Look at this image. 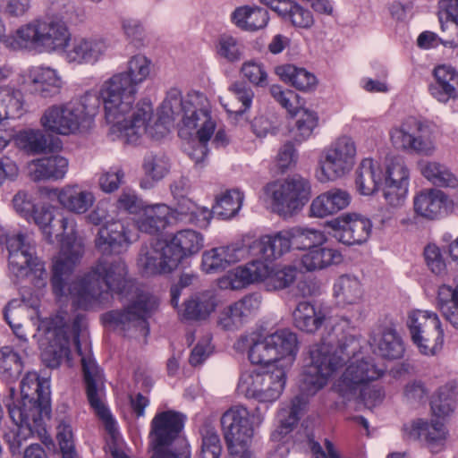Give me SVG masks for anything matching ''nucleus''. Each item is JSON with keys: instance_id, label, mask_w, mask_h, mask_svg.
Here are the masks:
<instances>
[{"instance_id": "obj_1", "label": "nucleus", "mask_w": 458, "mask_h": 458, "mask_svg": "<svg viewBox=\"0 0 458 458\" xmlns=\"http://www.w3.org/2000/svg\"><path fill=\"white\" fill-rule=\"evenodd\" d=\"M38 327L45 331L40 342L42 361L52 369L57 368L64 358L68 357L70 336H72L74 346L81 357L88 400L98 416L106 422V428L112 431L114 421L102 400L105 392L104 377L92 357L85 316L77 315L71 325L68 314L60 311L54 317L42 320Z\"/></svg>"}, {"instance_id": "obj_2", "label": "nucleus", "mask_w": 458, "mask_h": 458, "mask_svg": "<svg viewBox=\"0 0 458 458\" xmlns=\"http://www.w3.org/2000/svg\"><path fill=\"white\" fill-rule=\"evenodd\" d=\"M127 276V266L121 258H100L83 276L69 283L70 276L65 293L55 298L70 296L72 305L84 310L102 309L110 301L111 293L127 296L131 292L133 282Z\"/></svg>"}, {"instance_id": "obj_3", "label": "nucleus", "mask_w": 458, "mask_h": 458, "mask_svg": "<svg viewBox=\"0 0 458 458\" xmlns=\"http://www.w3.org/2000/svg\"><path fill=\"white\" fill-rule=\"evenodd\" d=\"M55 212V207L43 206L35 209L30 220L39 227L47 242L54 243V238L61 237L60 250L52 259L50 285L55 296H62L66 291V280L84 255V243L77 235L74 219L64 215L56 218Z\"/></svg>"}, {"instance_id": "obj_4", "label": "nucleus", "mask_w": 458, "mask_h": 458, "mask_svg": "<svg viewBox=\"0 0 458 458\" xmlns=\"http://www.w3.org/2000/svg\"><path fill=\"white\" fill-rule=\"evenodd\" d=\"M152 69L151 60L138 54L128 60L125 71L114 73L100 84L98 92L110 132L119 131L127 122L135 107L139 86L149 78Z\"/></svg>"}, {"instance_id": "obj_5", "label": "nucleus", "mask_w": 458, "mask_h": 458, "mask_svg": "<svg viewBox=\"0 0 458 458\" xmlns=\"http://www.w3.org/2000/svg\"><path fill=\"white\" fill-rule=\"evenodd\" d=\"M204 247V236L193 229L179 230L172 235L141 247L137 265L145 276L171 273L186 259Z\"/></svg>"}, {"instance_id": "obj_6", "label": "nucleus", "mask_w": 458, "mask_h": 458, "mask_svg": "<svg viewBox=\"0 0 458 458\" xmlns=\"http://www.w3.org/2000/svg\"><path fill=\"white\" fill-rule=\"evenodd\" d=\"M186 99H182L180 90L172 89L166 95L160 107L158 120L152 123L154 108L150 101L142 100L135 105L129 114L127 122L121 124L119 131H112L114 139H119L125 143L134 144L143 135L154 140H159L167 134L168 123L179 116L186 114Z\"/></svg>"}, {"instance_id": "obj_7", "label": "nucleus", "mask_w": 458, "mask_h": 458, "mask_svg": "<svg viewBox=\"0 0 458 458\" xmlns=\"http://www.w3.org/2000/svg\"><path fill=\"white\" fill-rule=\"evenodd\" d=\"M343 361L344 357L334 355L327 344L310 346L309 362L299 383L301 394L292 400L289 409H282L279 412L280 434H287L292 430L307 404V398L315 395L327 384L329 377Z\"/></svg>"}, {"instance_id": "obj_8", "label": "nucleus", "mask_w": 458, "mask_h": 458, "mask_svg": "<svg viewBox=\"0 0 458 458\" xmlns=\"http://www.w3.org/2000/svg\"><path fill=\"white\" fill-rule=\"evenodd\" d=\"M101 104L98 91H87L77 99L47 107L42 113L39 123L50 134L76 135L90 128Z\"/></svg>"}, {"instance_id": "obj_9", "label": "nucleus", "mask_w": 458, "mask_h": 458, "mask_svg": "<svg viewBox=\"0 0 458 458\" xmlns=\"http://www.w3.org/2000/svg\"><path fill=\"white\" fill-rule=\"evenodd\" d=\"M321 344L330 346V352L334 355L344 357L343 363L332 374L342 368L344 364L349 362L344 372L334 385L335 391L344 401L354 400L360 387L380 378L385 372V369L377 367L370 358L356 359V355L360 349V344L352 335L346 336L336 347L325 340L314 345Z\"/></svg>"}, {"instance_id": "obj_10", "label": "nucleus", "mask_w": 458, "mask_h": 458, "mask_svg": "<svg viewBox=\"0 0 458 458\" xmlns=\"http://www.w3.org/2000/svg\"><path fill=\"white\" fill-rule=\"evenodd\" d=\"M70 40L66 23L58 17L48 16L21 26L5 43L14 49L53 53L64 50Z\"/></svg>"}, {"instance_id": "obj_11", "label": "nucleus", "mask_w": 458, "mask_h": 458, "mask_svg": "<svg viewBox=\"0 0 458 458\" xmlns=\"http://www.w3.org/2000/svg\"><path fill=\"white\" fill-rule=\"evenodd\" d=\"M9 269L18 278H29L38 289L47 284L45 263L36 254V244L29 233H15L6 236Z\"/></svg>"}, {"instance_id": "obj_12", "label": "nucleus", "mask_w": 458, "mask_h": 458, "mask_svg": "<svg viewBox=\"0 0 458 458\" xmlns=\"http://www.w3.org/2000/svg\"><path fill=\"white\" fill-rule=\"evenodd\" d=\"M263 192L271 200L276 212L287 216L298 213L308 203L311 196V186L307 179L293 175L267 183Z\"/></svg>"}, {"instance_id": "obj_13", "label": "nucleus", "mask_w": 458, "mask_h": 458, "mask_svg": "<svg viewBox=\"0 0 458 458\" xmlns=\"http://www.w3.org/2000/svg\"><path fill=\"white\" fill-rule=\"evenodd\" d=\"M406 325L411 340L424 355H435L443 347L444 330L437 313L430 310H411Z\"/></svg>"}, {"instance_id": "obj_14", "label": "nucleus", "mask_w": 458, "mask_h": 458, "mask_svg": "<svg viewBox=\"0 0 458 458\" xmlns=\"http://www.w3.org/2000/svg\"><path fill=\"white\" fill-rule=\"evenodd\" d=\"M224 437L232 458H249L248 445L253 436L250 411L242 405H234L221 417Z\"/></svg>"}, {"instance_id": "obj_15", "label": "nucleus", "mask_w": 458, "mask_h": 458, "mask_svg": "<svg viewBox=\"0 0 458 458\" xmlns=\"http://www.w3.org/2000/svg\"><path fill=\"white\" fill-rule=\"evenodd\" d=\"M390 140L394 148L419 155L431 156L436 150L432 127L412 116L390 131Z\"/></svg>"}, {"instance_id": "obj_16", "label": "nucleus", "mask_w": 458, "mask_h": 458, "mask_svg": "<svg viewBox=\"0 0 458 458\" xmlns=\"http://www.w3.org/2000/svg\"><path fill=\"white\" fill-rule=\"evenodd\" d=\"M285 377V369L278 366L263 372L245 371L241 375L238 390L248 398L271 403L282 394Z\"/></svg>"}, {"instance_id": "obj_17", "label": "nucleus", "mask_w": 458, "mask_h": 458, "mask_svg": "<svg viewBox=\"0 0 458 458\" xmlns=\"http://www.w3.org/2000/svg\"><path fill=\"white\" fill-rule=\"evenodd\" d=\"M157 305L156 297L148 293H137L124 310L107 312L104 315V320L123 331L133 328L146 337L149 332L148 318Z\"/></svg>"}, {"instance_id": "obj_18", "label": "nucleus", "mask_w": 458, "mask_h": 458, "mask_svg": "<svg viewBox=\"0 0 458 458\" xmlns=\"http://www.w3.org/2000/svg\"><path fill=\"white\" fill-rule=\"evenodd\" d=\"M356 155L353 139L346 135L338 137L322 153L320 181H335L349 174L355 165Z\"/></svg>"}, {"instance_id": "obj_19", "label": "nucleus", "mask_w": 458, "mask_h": 458, "mask_svg": "<svg viewBox=\"0 0 458 458\" xmlns=\"http://www.w3.org/2000/svg\"><path fill=\"white\" fill-rule=\"evenodd\" d=\"M186 114L182 117V127L179 134L182 137L197 135L199 140L208 142L216 130V121L211 116L210 104L208 98L199 92L188 96Z\"/></svg>"}, {"instance_id": "obj_20", "label": "nucleus", "mask_w": 458, "mask_h": 458, "mask_svg": "<svg viewBox=\"0 0 458 458\" xmlns=\"http://www.w3.org/2000/svg\"><path fill=\"white\" fill-rule=\"evenodd\" d=\"M111 41L102 36L75 38L64 50L69 64L93 65L106 56L111 48Z\"/></svg>"}, {"instance_id": "obj_21", "label": "nucleus", "mask_w": 458, "mask_h": 458, "mask_svg": "<svg viewBox=\"0 0 458 458\" xmlns=\"http://www.w3.org/2000/svg\"><path fill=\"white\" fill-rule=\"evenodd\" d=\"M6 407L11 420L17 427L15 431L7 436L10 450L13 454H15L20 453L23 443L38 431L43 417L46 415L37 409L29 411L24 408L12 407L9 401L6 403Z\"/></svg>"}, {"instance_id": "obj_22", "label": "nucleus", "mask_w": 458, "mask_h": 458, "mask_svg": "<svg viewBox=\"0 0 458 458\" xmlns=\"http://www.w3.org/2000/svg\"><path fill=\"white\" fill-rule=\"evenodd\" d=\"M138 239L136 232L123 221H113L99 228L95 245L103 255L120 254Z\"/></svg>"}, {"instance_id": "obj_23", "label": "nucleus", "mask_w": 458, "mask_h": 458, "mask_svg": "<svg viewBox=\"0 0 458 458\" xmlns=\"http://www.w3.org/2000/svg\"><path fill=\"white\" fill-rule=\"evenodd\" d=\"M21 400L9 402L12 407L30 411L32 409L48 415L50 411V391L48 383L41 380L36 372H28L21 382Z\"/></svg>"}, {"instance_id": "obj_24", "label": "nucleus", "mask_w": 458, "mask_h": 458, "mask_svg": "<svg viewBox=\"0 0 458 458\" xmlns=\"http://www.w3.org/2000/svg\"><path fill=\"white\" fill-rule=\"evenodd\" d=\"M335 237L346 245L365 242L371 233V221L359 214H344L331 222Z\"/></svg>"}, {"instance_id": "obj_25", "label": "nucleus", "mask_w": 458, "mask_h": 458, "mask_svg": "<svg viewBox=\"0 0 458 458\" xmlns=\"http://www.w3.org/2000/svg\"><path fill=\"white\" fill-rule=\"evenodd\" d=\"M184 424V416L174 411H161L151 421L150 445H171Z\"/></svg>"}, {"instance_id": "obj_26", "label": "nucleus", "mask_w": 458, "mask_h": 458, "mask_svg": "<svg viewBox=\"0 0 458 458\" xmlns=\"http://www.w3.org/2000/svg\"><path fill=\"white\" fill-rule=\"evenodd\" d=\"M248 254L242 243H233L215 247L202 253V270L207 274H216L243 259Z\"/></svg>"}, {"instance_id": "obj_27", "label": "nucleus", "mask_w": 458, "mask_h": 458, "mask_svg": "<svg viewBox=\"0 0 458 458\" xmlns=\"http://www.w3.org/2000/svg\"><path fill=\"white\" fill-rule=\"evenodd\" d=\"M49 193L56 197L58 203L67 211L83 215L87 213L96 201L92 191L79 183H68L61 188H53Z\"/></svg>"}, {"instance_id": "obj_28", "label": "nucleus", "mask_w": 458, "mask_h": 458, "mask_svg": "<svg viewBox=\"0 0 458 458\" xmlns=\"http://www.w3.org/2000/svg\"><path fill=\"white\" fill-rule=\"evenodd\" d=\"M38 307V300L30 301L23 297L21 300L11 301L4 310V318L19 340L18 347L25 355H28L29 344L26 335L21 332L22 323L37 314Z\"/></svg>"}, {"instance_id": "obj_29", "label": "nucleus", "mask_w": 458, "mask_h": 458, "mask_svg": "<svg viewBox=\"0 0 458 458\" xmlns=\"http://www.w3.org/2000/svg\"><path fill=\"white\" fill-rule=\"evenodd\" d=\"M29 90L43 98H51L60 93L63 81L55 69L32 67L28 73Z\"/></svg>"}, {"instance_id": "obj_30", "label": "nucleus", "mask_w": 458, "mask_h": 458, "mask_svg": "<svg viewBox=\"0 0 458 458\" xmlns=\"http://www.w3.org/2000/svg\"><path fill=\"white\" fill-rule=\"evenodd\" d=\"M69 168V161L61 155H51L35 159L29 164V174L37 181L63 180Z\"/></svg>"}, {"instance_id": "obj_31", "label": "nucleus", "mask_w": 458, "mask_h": 458, "mask_svg": "<svg viewBox=\"0 0 458 458\" xmlns=\"http://www.w3.org/2000/svg\"><path fill=\"white\" fill-rule=\"evenodd\" d=\"M408 437L413 440H423L432 453H438L445 445L447 432L444 424L438 420L428 423L422 420L414 421L411 427H405Z\"/></svg>"}, {"instance_id": "obj_32", "label": "nucleus", "mask_w": 458, "mask_h": 458, "mask_svg": "<svg viewBox=\"0 0 458 458\" xmlns=\"http://www.w3.org/2000/svg\"><path fill=\"white\" fill-rule=\"evenodd\" d=\"M270 347L274 350V357L279 368L289 367L294 361L298 352L296 334L283 328L266 335Z\"/></svg>"}, {"instance_id": "obj_33", "label": "nucleus", "mask_w": 458, "mask_h": 458, "mask_svg": "<svg viewBox=\"0 0 458 458\" xmlns=\"http://www.w3.org/2000/svg\"><path fill=\"white\" fill-rule=\"evenodd\" d=\"M172 208L165 204L146 205L135 217L137 229L148 234H157L170 224Z\"/></svg>"}, {"instance_id": "obj_34", "label": "nucleus", "mask_w": 458, "mask_h": 458, "mask_svg": "<svg viewBox=\"0 0 458 458\" xmlns=\"http://www.w3.org/2000/svg\"><path fill=\"white\" fill-rule=\"evenodd\" d=\"M238 352L248 351V357L251 363L257 365H269L276 363L274 350L270 347L266 336L257 334L241 335L234 344Z\"/></svg>"}, {"instance_id": "obj_35", "label": "nucleus", "mask_w": 458, "mask_h": 458, "mask_svg": "<svg viewBox=\"0 0 458 458\" xmlns=\"http://www.w3.org/2000/svg\"><path fill=\"white\" fill-rule=\"evenodd\" d=\"M251 249L266 261L278 259L291 250L288 231L283 230L273 234L262 235L253 242Z\"/></svg>"}, {"instance_id": "obj_36", "label": "nucleus", "mask_w": 458, "mask_h": 458, "mask_svg": "<svg viewBox=\"0 0 458 458\" xmlns=\"http://www.w3.org/2000/svg\"><path fill=\"white\" fill-rule=\"evenodd\" d=\"M446 195L440 190L427 189L418 192L413 198V208L417 215L435 220L439 218L446 208Z\"/></svg>"}, {"instance_id": "obj_37", "label": "nucleus", "mask_w": 458, "mask_h": 458, "mask_svg": "<svg viewBox=\"0 0 458 458\" xmlns=\"http://www.w3.org/2000/svg\"><path fill=\"white\" fill-rule=\"evenodd\" d=\"M435 82L429 85L433 98L442 103L458 98V72L451 66L439 65L434 70Z\"/></svg>"}, {"instance_id": "obj_38", "label": "nucleus", "mask_w": 458, "mask_h": 458, "mask_svg": "<svg viewBox=\"0 0 458 458\" xmlns=\"http://www.w3.org/2000/svg\"><path fill=\"white\" fill-rule=\"evenodd\" d=\"M217 306L216 297L211 292H204L191 296L182 305L180 316L186 320H206Z\"/></svg>"}, {"instance_id": "obj_39", "label": "nucleus", "mask_w": 458, "mask_h": 458, "mask_svg": "<svg viewBox=\"0 0 458 458\" xmlns=\"http://www.w3.org/2000/svg\"><path fill=\"white\" fill-rule=\"evenodd\" d=\"M363 294L362 284L357 276L343 275L334 284V296L341 307L360 303Z\"/></svg>"}, {"instance_id": "obj_40", "label": "nucleus", "mask_w": 458, "mask_h": 458, "mask_svg": "<svg viewBox=\"0 0 458 458\" xmlns=\"http://www.w3.org/2000/svg\"><path fill=\"white\" fill-rule=\"evenodd\" d=\"M270 274V267L264 261L253 260L236 267L230 275L231 287L239 289L250 284L264 281Z\"/></svg>"}, {"instance_id": "obj_41", "label": "nucleus", "mask_w": 458, "mask_h": 458, "mask_svg": "<svg viewBox=\"0 0 458 458\" xmlns=\"http://www.w3.org/2000/svg\"><path fill=\"white\" fill-rule=\"evenodd\" d=\"M343 261L341 252L333 248L315 247L301 256V265L308 272L322 270Z\"/></svg>"}, {"instance_id": "obj_42", "label": "nucleus", "mask_w": 458, "mask_h": 458, "mask_svg": "<svg viewBox=\"0 0 458 458\" xmlns=\"http://www.w3.org/2000/svg\"><path fill=\"white\" fill-rule=\"evenodd\" d=\"M233 22L241 30L256 31L265 28L269 21L268 12L259 6L243 5L236 8L232 15Z\"/></svg>"}, {"instance_id": "obj_43", "label": "nucleus", "mask_w": 458, "mask_h": 458, "mask_svg": "<svg viewBox=\"0 0 458 458\" xmlns=\"http://www.w3.org/2000/svg\"><path fill=\"white\" fill-rule=\"evenodd\" d=\"M145 177L140 181L142 189H150L156 182L162 180L169 172L170 162L163 153H147L142 161Z\"/></svg>"}, {"instance_id": "obj_44", "label": "nucleus", "mask_w": 458, "mask_h": 458, "mask_svg": "<svg viewBox=\"0 0 458 458\" xmlns=\"http://www.w3.org/2000/svg\"><path fill=\"white\" fill-rule=\"evenodd\" d=\"M437 16L443 31L450 34L443 41L445 46H458V0H439Z\"/></svg>"}, {"instance_id": "obj_45", "label": "nucleus", "mask_w": 458, "mask_h": 458, "mask_svg": "<svg viewBox=\"0 0 458 458\" xmlns=\"http://www.w3.org/2000/svg\"><path fill=\"white\" fill-rule=\"evenodd\" d=\"M372 345L375 352L384 359H401L404 353L403 340L392 327H386L378 336H374Z\"/></svg>"}, {"instance_id": "obj_46", "label": "nucleus", "mask_w": 458, "mask_h": 458, "mask_svg": "<svg viewBox=\"0 0 458 458\" xmlns=\"http://www.w3.org/2000/svg\"><path fill=\"white\" fill-rule=\"evenodd\" d=\"M294 326L301 331L313 334L318 330L326 321L322 311H317L315 307L308 301H301L293 312Z\"/></svg>"}, {"instance_id": "obj_47", "label": "nucleus", "mask_w": 458, "mask_h": 458, "mask_svg": "<svg viewBox=\"0 0 458 458\" xmlns=\"http://www.w3.org/2000/svg\"><path fill=\"white\" fill-rule=\"evenodd\" d=\"M437 305L446 321L458 330V284L455 287L439 286Z\"/></svg>"}, {"instance_id": "obj_48", "label": "nucleus", "mask_w": 458, "mask_h": 458, "mask_svg": "<svg viewBox=\"0 0 458 458\" xmlns=\"http://www.w3.org/2000/svg\"><path fill=\"white\" fill-rule=\"evenodd\" d=\"M380 172L372 159H363L356 172V187L362 195L373 194L378 187Z\"/></svg>"}, {"instance_id": "obj_49", "label": "nucleus", "mask_w": 458, "mask_h": 458, "mask_svg": "<svg viewBox=\"0 0 458 458\" xmlns=\"http://www.w3.org/2000/svg\"><path fill=\"white\" fill-rule=\"evenodd\" d=\"M18 346L19 343L16 345V350L13 346L8 345L0 349V376L4 380L14 381L22 372L23 362L19 351L23 352Z\"/></svg>"}, {"instance_id": "obj_50", "label": "nucleus", "mask_w": 458, "mask_h": 458, "mask_svg": "<svg viewBox=\"0 0 458 458\" xmlns=\"http://www.w3.org/2000/svg\"><path fill=\"white\" fill-rule=\"evenodd\" d=\"M276 73L284 81L291 83L294 88L300 90L312 89L317 83L316 77L304 68H298L293 64H284L276 66Z\"/></svg>"}, {"instance_id": "obj_51", "label": "nucleus", "mask_w": 458, "mask_h": 458, "mask_svg": "<svg viewBox=\"0 0 458 458\" xmlns=\"http://www.w3.org/2000/svg\"><path fill=\"white\" fill-rule=\"evenodd\" d=\"M291 248L297 250H311L323 245L327 237L320 230L309 227L295 226L288 229Z\"/></svg>"}, {"instance_id": "obj_52", "label": "nucleus", "mask_w": 458, "mask_h": 458, "mask_svg": "<svg viewBox=\"0 0 458 458\" xmlns=\"http://www.w3.org/2000/svg\"><path fill=\"white\" fill-rule=\"evenodd\" d=\"M23 98L20 90L11 87L0 88V122L16 119L22 115Z\"/></svg>"}, {"instance_id": "obj_53", "label": "nucleus", "mask_w": 458, "mask_h": 458, "mask_svg": "<svg viewBox=\"0 0 458 458\" xmlns=\"http://www.w3.org/2000/svg\"><path fill=\"white\" fill-rule=\"evenodd\" d=\"M15 145L27 153L38 155L47 148V139L39 129H27L19 131L13 138Z\"/></svg>"}, {"instance_id": "obj_54", "label": "nucleus", "mask_w": 458, "mask_h": 458, "mask_svg": "<svg viewBox=\"0 0 458 458\" xmlns=\"http://www.w3.org/2000/svg\"><path fill=\"white\" fill-rule=\"evenodd\" d=\"M243 194L238 190H230L216 198L213 213L222 219L235 216L242 208Z\"/></svg>"}, {"instance_id": "obj_55", "label": "nucleus", "mask_w": 458, "mask_h": 458, "mask_svg": "<svg viewBox=\"0 0 458 458\" xmlns=\"http://www.w3.org/2000/svg\"><path fill=\"white\" fill-rule=\"evenodd\" d=\"M420 169L422 175L435 185L441 187H454L456 185V177L439 163L422 161L420 163Z\"/></svg>"}, {"instance_id": "obj_56", "label": "nucleus", "mask_w": 458, "mask_h": 458, "mask_svg": "<svg viewBox=\"0 0 458 458\" xmlns=\"http://www.w3.org/2000/svg\"><path fill=\"white\" fill-rule=\"evenodd\" d=\"M410 170L401 157L386 159L384 182L409 187Z\"/></svg>"}, {"instance_id": "obj_57", "label": "nucleus", "mask_w": 458, "mask_h": 458, "mask_svg": "<svg viewBox=\"0 0 458 458\" xmlns=\"http://www.w3.org/2000/svg\"><path fill=\"white\" fill-rule=\"evenodd\" d=\"M455 407V391L452 386L445 385L438 388L431 401V410L435 416H449Z\"/></svg>"}, {"instance_id": "obj_58", "label": "nucleus", "mask_w": 458, "mask_h": 458, "mask_svg": "<svg viewBox=\"0 0 458 458\" xmlns=\"http://www.w3.org/2000/svg\"><path fill=\"white\" fill-rule=\"evenodd\" d=\"M216 55L229 63H235L242 59L243 46L238 38L227 35H221L216 46Z\"/></svg>"}, {"instance_id": "obj_59", "label": "nucleus", "mask_w": 458, "mask_h": 458, "mask_svg": "<svg viewBox=\"0 0 458 458\" xmlns=\"http://www.w3.org/2000/svg\"><path fill=\"white\" fill-rule=\"evenodd\" d=\"M199 432L202 438L200 458H219L222 447L214 426L205 423Z\"/></svg>"}, {"instance_id": "obj_60", "label": "nucleus", "mask_w": 458, "mask_h": 458, "mask_svg": "<svg viewBox=\"0 0 458 458\" xmlns=\"http://www.w3.org/2000/svg\"><path fill=\"white\" fill-rule=\"evenodd\" d=\"M298 114L299 118L293 130V135L295 141L302 142L311 136L313 130L317 127L318 115L315 112L305 108L300 110Z\"/></svg>"}, {"instance_id": "obj_61", "label": "nucleus", "mask_w": 458, "mask_h": 458, "mask_svg": "<svg viewBox=\"0 0 458 458\" xmlns=\"http://www.w3.org/2000/svg\"><path fill=\"white\" fill-rule=\"evenodd\" d=\"M270 94L287 112L292 115H297L303 107L300 102V97L294 91L283 90L278 85L270 87Z\"/></svg>"}, {"instance_id": "obj_62", "label": "nucleus", "mask_w": 458, "mask_h": 458, "mask_svg": "<svg viewBox=\"0 0 458 458\" xmlns=\"http://www.w3.org/2000/svg\"><path fill=\"white\" fill-rule=\"evenodd\" d=\"M298 270L293 266H285L276 270L270 268L267 276V286L274 290H281L289 287L295 280Z\"/></svg>"}, {"instance_id": "obj_63", "label": "nucleus", "mask_w": 458, "mask_h": 458, "mask_svg": "<svg viewBox=\"0 0 458 458\" xmlns=\"http://www.w3.org/2000/svg\"><path fill=\"white\" fill-rule=\"evenodd\" d=\"M240 72L251 84L265 87L268 82V75L264 64L255 60H249L242 64Z\"/></svg>"}, {"instance_id": "obj_64", "label": "nucleus", "mask_w": 458, "mask_h": 458, "mask_svg": "<svg viewBox=\"0 0 458 458\" xmlns=\"http://www.w3.org/2000/svg\"><path fill=\"white\" fill-rule=\"evenodd\" d=\"M424 259L428 268L436 276H444L447 267L444 254L435 243H429L424 248Z\"/></svg>"}]
</instances>
